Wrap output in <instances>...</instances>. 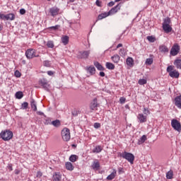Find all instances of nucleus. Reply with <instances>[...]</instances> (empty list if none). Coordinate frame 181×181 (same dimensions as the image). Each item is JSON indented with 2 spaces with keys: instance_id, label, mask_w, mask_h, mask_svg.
<instances>
[{
  "instance_id": "f257e3e1",
  "label": "nucleus",
  "mask_w": 181,
  "mask_h": 181,
  "mask_svg": "<svg viewBox=\"0 0 181 181\" xmlns=\"http://www.w3.org/2000/svg\"><path fill=\"white\" fill-rule=\"evenodd\" d=\"M162 25L163 30L165 33H170L172 32V21H170V18L167 17L164 18Z\"/></svg>"
},
{
  "instance_id": "f03ea898",
  "label": "nucleus",
  "mask_w": 181,
  "mask_h": 181,
  "mask_svg": "<svg viewBox=\"0 0 181 181\" xmlns=\"http://www.w3.org/2000/svg\"><path fill=\"white\" fill-rule=\"evenodd\" d=\"M119 156L121 158H123V159H126V160L129 161L131 165H134V160H135V156H134V154H132V153L124 151V153H121L119 154Z\"/></svg>"
},
{
  "instance_id": "7ed1b4c3",
  "label": "nucleus",
  "mask_w": 181,
  "mask_h": 181,
  "mask_svg": "<svg viewBox=\"0 0 181 181\" xmlns=\"http://www.w3.org/2000/svg\"><path fill=\"white\" fill-rule=\"evenodd\" d=\"M0 136L3 141H11L13 138V133L10 130H4L0 133Z\"/></svg>"
},
{
  "instance_id": "20e7f679",
  "label": "nucleus",
  "mask_w": 181,
  "mask_h": 181,
  "mask_svg": "<svg viewBox=\"0 0 181 181\" xmlns=\"http://www.w3.org/2000/svg\"><path fill=\"white\" fill-rule=\"evenodd\" d=\"M167 73H168L170 77H172V78H179V76H180L179 71L174 69L173 66L172 65L167 67Z\"/></svg>"
},
{
  "instance_id": "39448f33",
  "label": "nucleus",
  "mask_w": 181,
  "mask_h": 181,
  "mask_svg": "<svg viewBox=\"0 0 181 181\" xmlns=\"http://www.w3.org/2000/svg\"><path fill=\"white\" fill-rule=\"evenodd\" d=\"M62 139L63 141H64L65 142H69V141H70V129H67V128H64L62 129Z\"/></svg>"
},
{
  "instance_id": "423d86ee",
  "label": "nucleus",
  "mask_w": 181,
  "mask_h": 181,
  "mask_svg": "<svg viewBox=\"0 0 181 181\" xmlns=\"http://www.w3.org/2000/svg\"><path fill=\"white\" fill-rule=\"evenodd\" d=\"M171 127L173 128L175 131H177V132H181V124L180 122H179L176 119H173L171 120Z\"/></svg>"
},
{
  "instance_id": "0eeeda50",
  "label": "nucleus",
  "mask_w": 181,
  "mask_h": 181,
  "mask_svg": "<svg viewBox=\"0 0 181 181\" xmlns=\"http://www.w3.org/2000/svg\"><path fill=\"white\" fill-rule=\"evenodd\" d=\"M25 56L27 59H33L34 57H39V54H36V49H28L25 51Z\"/></svg>"
},
{
  "instance_id": "6e6552de",
  "label": "nucleus",
  "mask_w": 181,
  "mask_h": 181,
  "mask_svg": "<svg viewBox=\"0 0 181 181\" xmlns=\"http://www.w3.org/2000/svg\"><path fill=\"white\" fill-rule=\"evenodd\" d=\"M0 19L2 21H15V14L8 13V14H2L0 13Z\"/></svg>"
},
{
  "instance_id": "1a4fd4ad",
  "label": "nucleus",
  "mask_w": 181,
  "mask_h": 181,
  "mask_svg": "<svg viewBox=\"0 0 181 181\" xmlns=\"http://www.w3.org/2000/svg\"><path fill=\"white\" fill-rule=\"evenodd\" d=\"M40 86L45 90V91H49L50 85L47 82V80L42 78L39 81Z\"/></svg>"
},
{
  "instance_id": "9d476101",
  "label": "nucleus",
  "mask_w": 181,
  "mask_h": 181,
  "mask_svg": "<svg viewBox=\"0 0 181 181\" xmlns=\"http://www.w3.org/2000/svg\"><path fill=\"white\" fill-rule=\"evenodd\" d=\"M179 50H180V47H179L177 45H173L170 50V55L177 56V54L179 53Z\"/></svg>"
},
{
  "instance_id": "9b49d317",
  "label": "nucleus",
  "mask_w": 181,
  "mask_h": 181,
  "mask_svg": "<svg viewBox=\"0 0 181 181\" xmlns=\"http://www.w3.org/2000/svg\"><path fill=\"white\" fill-rule=\"evenodd\" d=\"M90 55V51L78 52L77 54L78 59H87Z\"/></svg>"
},
{
  "instance_id": "f8f14e48",
  "label": "nucleus",
  "mask_w": 181,
  "mask_h": 181,
  "mask_svg": "<svg viewBox=\"0 0 181 181\" xmlns=\"http://www.w3.org/2000/svg\"><path fill=\"white\" fill-rule=\"evenodd\" d=\"M137 119L139 120V122H140V124H144V122H146V121L148 119V116H146L142 113H139L137 115Z\"/></svg>"
},
{
  "instance_id": "ddd939ff",
  "label": "nucleus",
  "mask_w": 181,
  "mask_h": 181,
  "mask_svg": "<svg viewBox=\"0 0 181 181\" xmlns=\"http://www.w3.org/2000/svg\"><path fill=\"white\" fill-rule=\"evenodd\" d=\"M119 9H121V4H118L117 6L112 8L109 11V15H115V13H117V12H118L119 11Z\"/></svg>"
},
{
  "instance_id": "4468645a",
  "label": "nucleus",
  "mask_w": 181,
  "mask_h": 181,
  "mask_svg": "<svg viewBox=\"0 0 181 181\" xmlns=\"http://www.w3.org/2000/svg\"><path fill=\"white\" fill-rule=\"evenodd\" d=\"M62 173L60 172H55L53 173L52 175V180L53 181H62Z\"/></svg>"
},
{
  "instance_id": "2eb2a0df",
  "label": "nucleus",
  "mask_w": 181,
  "mask_h": 181,
  "mask_svg": "<svg viewBox=\"0 0 181 181\" xmlns=\"http://www.w3.org/2000/svg\"><path fill=\"white\" fill-rule=\"evenodd\" d=\"M59 12H60V9L57 7L49 8V13L51 16H57V15H59Z\"/></svg>"
},
{
  "instance_id": "dca6fc26",
  "label": "nucleus",
  "mask_w": 181,
  "mask_h": 181,
  "mask_svg": "<svg viewBox=\"0 0 181 181\" xmlns=\"http://www.w3.org/2000/svg\"><path fill=\"white\" fill-rule=\"evenodd\" d=\"M97 107H98V103H97V98H94L90 104V108L92 111H95L97 110Z\"/></svg>"
},
{
  "instance_id": "f3484780",
  "label": "nucleus",
  "mask_w": 181,
  "mask_h": 181,
  "mask_svg": "<svg viewBox=\"0 0 181 181\" xmlns=\"http://www.w3.org/2000/svg\"><path fill=\"white\" fill-rule=\"evenodd\" d=\"M91 168L92 169H93V170H100V162L98 161V160H95L93 162Z\"/></svg>"
},
{
  "instance_id": "a211bd4d",
  "label": "nucleus",
  "mask_w": 181,
  "mask_h": 181,
  "mask_svg": "<svg viewBox=\"0 0 181 181\" xmlns=\"http://www.w3.org/2000/svg\"><path fill=\"white\" fill-rule=\"evenodd\" d=\"M117 176V170L113 169V171L111 173L110 175H109L106 179L107 180H113V179H115V177Z\"/></svg>"
},
{
  "instance_id": "6ab92c4d",
  "label": "nucleus",
  "mask_w": 181,
  "mask_h": 181,
  "mask_svg": "<svg viewBox=\"0 0 181 181\" xmlns=\"http://www.w3.org/2000/svg\"><path fill=\"white\" fill-rule=\"evenodd\" d=\"M113 63H119L121 57L118 54H115L111 57Z\"/></svg>"
},
{
  "instance_id": "aec40b11",
  "label": "nucleus",
  "mask_w": 181,
  "mask_h": 181,
  "mask_svg": "<svg viewBox=\"0 0 181 181\" xmlns=\"http://www.w3.org/2000/svg\"><path fill=\"white\" fill-rule=\"evenodd\" d=\"M94 66H95V67H96V69H98V70H99L100 71H104V67H103V65H101V64H100L98 62H94Z\"/></svg>"
},
{
  "instance_id": "412c9836",
  "label": "nucleus",
  "mask_w": 181,
  "mask_h": 181,
  "mask_svg": "<svg viewBox=\"0 0 181 181\" xmlns=\"http://www.w3.org/2000/svg\"><path fill=\"white\" fill-rule=\"evenodd\" d=\"M110 16L111 15L109 13V11L107 13H103L98 16V21H101V19H104L105 18H107V16Z\"/></svg>"
},
{
  "instance_id": "4be33fe9",
  "label": "nucleus",
  "mask_w": 181,
  "mask_h": 181,
  "mask_svg": "<svg viewBox=\"0 0 181 181\" xmlns=\"http://www.w3.org/2000/svg\"><path fill=\"white\" fill-rule=\"evenodd\" d=\"M159 50L161 53H168V52H169V49L165 45H160L159 47Z\"/></svg>"
},
{
  "instance_id": "5701e85b",
  "label": "nucleus",
  "mask_w": 181,
  "mask_h": 181,
  "mask_svg": "<svg viewBox=\"0 0 181 181\" xmlns=\"http://www.w3.org/2000/svg\"><path fill=\"white\" fill-rule=\"evenodd\" d=\"M103 151V146H96L93 149V153H100Z\"/></svg>"
},
{
  "instance_id": "b1692460",
  "label": "nucleus",
  "mask_w": 181,
  "mask_h": 181,
  "mask_svg": "<svg viewBox=\"0 0 181 181\" xmlns=\"http://www.w3.org/2000/svg\"><path fill=\"white\" fill-rule=\"evenodd\" d=\"M30 105H31V108H32V110H33V111H37V106L36 105V102L35 101L34 99L31 100Z\"/></svg>"
},
{
  "instance_id": "393cba45",
  "label": "nucleus",
  "mask_w": 181,
  "mask_h": 181,
  "mask_svg": "<svg viewBox=\"0 0 181 181\" xmlns=\"http://www.w3.org/2000/svg\"><path fill=\"white\" fill-rule=\"evenodd\" d=\"M174 66H175L176 69L181 70V59H175L174 61Z\"/></svg>"
},
{
  "instance_id": "a878e982",
  "label": "nucleus",
  "mask_w": 181,
  "mask_h": 181,
  "mask_svg": "<svg viewBox=\"0 0 181 181\" xmlns=\"http://www.w3.org/2000/svg\"><path fill=\"white\" fill-rule=\"evenodd\" d=\"M62 42L64 46L69 44V36L64 35L62 37Z\"/></svg>"
},
{
  "instance_id": "bb28decb",
  "label": "nucleus",
  "mask_w": 181,
  "mask_h": 181,
  "mask_svg": "<svg viewBox=\"0 0 181 181\" xmlns=\"http://www.w3.org/2000/svg\"><path fill=\"white\" fill-rule=\"evenodd\" d=\"M126 63L127 66H129L130 67L134 66V59H132V57H128L126 59Z\"/></svg>"
},
{
  "instance_id": "cd10ccee",
  "label": "nucleus",
  "mask_w": 181,
  "mask_h": 181,
  "mask_svg": "<svg viewBox=\"0 0 181 181\" xmlns=\"http://www.w3.org/2000/svg\"><path fill=\"white\" fill-rule=\"evenodd\" d=\"M87 71L90 74V76H93V74H95V68L94 66H89L87 69Z\"/></svg>"
},
{
  "instance_id": "c85d7f7f",
  "label": "nucleus",
  "mask_w": 181,
  "mask_h": 181,
  "mask_svg": "<svg viewBox=\"0 0 181 181\" xmlns=\"http://www.w3.org/2000/svg\"><path fill=\"white\" fill-rule=\"evenodd\" d=\"M65 166L67 170H73L74 169L73 164L70 162L66 163Z\"/></svg>"
},
{
  "instance_id": "c756f323",
  "label": "nucleus",
  "mask_w": 181,
  "mask_h": 181,
  "mask_svg": "<svg viewBox=\"0 0 181 181\" xmlns=\"http://www.w3.org/2000/svg\"><path fill=\"white\" fill-rule=\"evenodd\" d=\"M147 138L146 135H143L139 140H138V145H142L146 141Z\"/></svg>"
},
{
  "instance_id": "7c9ffc66",
  "label": "nucleus",
  "mask_w": 181,
  "mask_h": 181,
  "mask_svg": "<svg viewBox=\"0 0 181 181\" xmlns=\"http://www.w3.org/2000/svg\"><path fill=\"white\" fill-rule=\"evenodd\" d=\"M106 69H108V70H114V69H115V65H114L111 62H107L106 63Z\"/></svg>"
},
{
  "instance_id": "2f4dec72",
  "label": "nucleus",
  "mask_w": 181,
  "mask_h": 181,
  "mask_svg": "<svg viewBox=\"0 0 181 181\" xmlns=\"http://www.w3.org/2000/svg\"><path fill=\"white\" fill-rule=\"evenodd\" d=\"M166 177L167 179H173V171L172 170H170L167 173H166Z\"/></svg>"
},
{
  "instance_id": "473e14b6",
  "label": "nucleus",
  "mask_w": 181,
  "mask_h": 181,
  "mask_svg": "<svg viewBox=\"0 0 181 181\" xmlns=\"http://www.w3.org/2000/svg\"><path fill=\"white\" fill-rule=\"evenodd\" d=\"M16 98H18V100H21L23 98V93L22 91H18L16 93Z\"/></svg>"
},
{
  "instance_id": "72a5a7b5",
  "label": "nucleus",
  "mask_w": 181,
  "mask_h": 181,
  "mask_svg": "<svg viewBox=\"0 0 181 181\" xmlns=\"http://www.w3.org/2000/svg\"><path fill=\"white\" fill-rule=\"evenodd\" d=\"M51 124L53 125L54 127H60V124H61L60 120L56 119L54 121H52V122H51Z\"/></svg>"
},
{
  "instance_id": "f704fd0d",
  "label": "nucleus",
  "mask_w": 181,
  "mask_h": 181,
  "mask_svg": "<svg viewBox=\"0 0 181 181\" xmlns=\"http://www.w3.org/2000/svg\"><path fill=\"white\" fill-rule=\"evenodd\" d=\"M77 159H78V156H77L76 155H71L70 157H69V160L70 162H76L77 160Z\"/></svg>"
},
{
  "instance_id": "c9c22d12",
  "label": "nucleus",
  "mask_w": 181,
  "mask_h": 181,
  "mask_svg": "<svg viewBox=\"0 0 181 181\" xmlns=\"http://www.w3.org/2000/svg\"><path fill=\"white\" fill-rule=\"evenodd\" d=\"M47 46L49 49H53V47H54V43L53 42V41L49 40L47 42Z\"/></svg>"
},
{
  "instance_id": "e433bc0d",
  "label": "nucleus",
  "mask_w": 181,
  "mask_h": 181,
  "mask_svg": "<svg viewBox=\"0 0 181 181\" xmlns=\"http://www.w3.org/2000/svg\"><path fill=\"white\" fill-rule=\"evenodd\" d=\"M153 63V59L152 58H148L146 59L145 64H147L148 66H151Z\"/></svg>"
},
{
  "instance_id": "4c0bfd02",
  "label": "nucleus",
  "mask_w": 181,
  "mask_h": 181,
  "mask_svg": "<svg viewBox=\"0 0 181 181\" xmlns=\"http://www.w3.org/2000/svg\"><path fill=\"white\" fill-rule=\"evenodd\" d=\"M50 30H57L60 29V25H56L54 26H51L49 28Z\"/></svg>"
},
{
  "instance_id": "58836bf2",
  "label": "nucleus",
  "mask_w": 181,
  "mask_h": 181,
  "mask_svg": "<svg viewBox=\"0 0 181 181\" xmlns=\"http://www.w3.org/2000/svg\"><path fill=\"white\" fill-rule=\"evenodd\" d=\"M147 40H148V42H151V43H153L155 40H156V38H155V37L153 36H148Z\"/></svg>"
},
{
  "instance_id": "ea45409f",
  "label": "nucleus",
  "mask_w": 181,
  "mask_h": 181,
  "mask_svg": "<svg viewBox=\"0 0 181 181\" xmlns=\"http://www.w3.org/2000/svg\"><path fill=\"white\" fill-rule=\"evenodd\" d=\"M146 83H148L146 79H139V81H138V83L140 86H144V84H146Z\"/></svg>"
},
{
  "instance_id": "a19ab883",
  "label": "nucleus",
  "mask_w": 181,
  "mask_h": 181,
  "mask_svg": "<svg viewBox=\"0 0 181 181\" xmlns=\"http://www.w3.org/2000/svg\"><path fill=\"white\" fill-rule=\"evenodd\" d=\"M143 112H144V115H146V117H148V115H149V114H151V111H149L148 107H144Z\"/></svg>"
},
{
  "instance_id": "79ce46f5",
  "label": "nucleus",
  "mask_w": 181,
  "mask_h": 181,
  "mask_svg": "<svg viewBox=\"0 0 181 181\" xmlns=\"http://www.w3.org/2000/svg\"><path fill=\"white\" fill-rule=\"evenodd\" d=\"M44 124L45 125H50V124H52V119H50L49 117H47L44 121Z\"/></svg>"
},
{
  "instance_id": "37998d69",
  "label": "nucleus",
  "mask_w": 181,
  "mask_h": 181,
  "mask_svg": "<svg viewBox=\"0 0 181 181\" xmlns=\"http://www.w3.org/2000/svg\"><path fill=\"white\" fill-rule=\"evenodd\" d=\"M29 105V103H28V102H24L23 103H22L21 105V108L23 110H26L28 108V106Z\"/></svg>"
},
{
  "instance_id": "c03bdc74",
  "label": "nucleus",
  "mask_w": 181,
  "mask_h": 181,
  "mask_svg": "<svg viewBox=\"0 0 181 181\" xmlns=\"http://www.w3.org/2000/svg\"><path fill=\"white\" fill-rule=\"evenodd\" d=\"M117 170H118V173H119V175H122V173H124V168H122V167H119L118 168H117Z\"/></svg>"
},
{
  "instance_id": "a18cd8bd",
  "label": "nucleus",
  "mask_w": 181,
  "mask_h": 181,
  "mask_svg": "<svg viewBox=\"0 0 181 181\" xmlns=\"http://www.w3.org/2000/svg\"><path fill=\"white\" fill-rule=\"evenodd\" d=\"M14 76H15V77H17V78H19V77H21V76H22V74H21V72L19 71L16 70L14 72Z\"/></svg>"
},
{
  "instance_id": "49530a36",
  "label": "nucleus",
  "mask_w": 181,
  "mask_h": 181,
  "mask_svg": "<svg viewBox=\"0 0 181 181\" xmlns=\"http://www.w3.org/2000/svg\"><path fill=\"white\" fill-rule=\"evenodd\" d=\"M93 127L95 128V129H98V128H101V124L95 122L94 123Z\"/></svg>"
},
{
  "instance_id": "de8ad7c7",
  "label": "nucleus",
  "mask_w": 181,
  "mask_h": 181,
  "mask_svg": "<svg viewBox=\"0 0 181 181\" xmlns=\"http://www.w3.org/2000/svg\"><path fill=\"white\" fill-rule=\"evenodd\" d=\"M43 64L45 67H50V61H44Z\"/></svg>"
},
{
  "instance_id": "09e8293b",
  "label": "nucleus",
  "mask_w": 181,
  "mask_h": 181,
  "mask_svg": "<svg viewBox=\"0 0 181 181\" xmlns=\"http://www.w3.org/2000/svg\"><path fill=\"white\" fill-rule=\"evenodd\" d=\"M7 169L9 170V172H12V170H13V168H12V164H8L7 165Z\"/></svg>"
},
{
  "instance_id": "8fccbe9b",
  "label": "nucleus",
  "mask_w": 181,
  "mask_h": 181,
  "mask_svg": "<svg viewBox=\"0 0 181 181\" xmlns=\"http://www.w3.org/2000/svg\"><path fill=\"white\" fill-rule=\"evenodd\" d=\"M20 13L21 15H25L26 13V10H25V8H21Z\"/></svg>"
},
{
  "instance_id": "3c124183",
  "label": "nucleus",
  "mask_w": 181,
  "mask_h": 181,
  "mask_svg": "<svg viewBox=\"0 0 181 181\" xmlns=\"http://www.w3.org/2000/svg\"><path fill=\"white\" fill-rule=\"evenodd\" d=\"M125 100L126 99L124 97L120 98V99H119L120 104H124L125 103Z\"/></svg>"
},
{
  "instance_id": "603ef678",
  "label": "nucleus",
  "mask_w": 181,
  "mask_h": 181,
  "mask_svg": "<svg viewBox=\"0 0 181 181\" xmlns=\"http://www.w3.org/2000/svg\"><path fill=\"white\" fill-rule=\"evenodd\" d=\"M42 176H43V173H42L40 171H37V177H42Z\"/></svg>"
},
{
  "instance_id": "864d4df0",
  "label": "nucleus",
  "mask_w": 181,
  "mask_h": 181,
  "mask_svg": "<svg viewBox=\"0 0 181 181\" xmlns=\"http://www.w3.org/2000/svg\"><path fill=\"white\" fill-rule=\"evenodd\" d=\"M115 5V1H110L108 3V6H114Z\"/></svg>"
},
{
  "instance_id": "5fc2aeb1",
  "label": "nucleus",
  "mask_w": 181,
  "mask_h": 181,
  "mask_svg": "<svg viewBox=\"0 0 181 181\" xmlns=\"http://www.w3.org/2000/svg\"><path fill=\"white\" fill-rule=\"evenodd\" d=\"M95 4L97 6H101V1H100V0H96Z\"/></svg>"
},
{
  "instance_id": "6e6d98bb",
  "label": "nucleus",
  "mask_w": 181,
  "mask_h": 181,
  "mask_svg": "<svg viewBox=\"0 0 181 181\" xmlns=\"http://www.w3.org/2000/svg\"><path fill=\"white\" fill-rule=\"evenodd\" d=\"M37 114L38 115H44V117H46V115H45V113H43L42 112H40V111L37 112Z\"/></svg>"
},
{
  "instance_id": "4d7b16f0",
  "label": "nucleus",
  "mask_w": 181,
  "mask_h": 181,
  "mask_svg": "<svg viewBox=\"0 0 181 181\" xmlns=\"http://www.w3.org/2000/svg\"><path fill=\"white\" fill-rule=\"evenodd\" d=\"M47 74H48V76H53L54 73L52 71H48Z\"/></svg>"
},
{
  "instance_id": "13d9d810",
  "label": "nucleus",
  "mask_w": 181,
  "mask_h": 181,
  "mask_svg": "<svg viewBox=\"0 0 181 181\" xmlns=\"http://www.w3.org/2000/svg\"><path fill=\"white\" fill-rule=\"evenodd\" d=\"M100 77H104L105 76V73H104L103 71H100Z\"/></svg>"
},
{
  "instance_id": "bf43d9fd",
  "label": "nucleus",
  "mask_w": 181,
  "mask_h": 181,
  "mask_svg": "<svg viewBox=\"0 0 181 181\" xmlns=\"http://www.w3.org/2000/svg\"><path fill=\"white\" fill-rule=\"evenodd\" d=\"M119 47H122V44H118L117 46V49H119Z\"/></svg>"
},
{
  "instance_id": "052dcab7",
  "label": "nucleus",
  "mask_w": 181,
  "mask_h": 181,
  "mask_svg": "<svg viewBox=\"0 0 181 181\" xmlns=\"http://www.w3.org/2000/svg\"><path fill=\"white\" fill-rule=\"evenodd\" d=\"M76 0H69V2H75Z\"/></svg>"
},
{
  "instance_id": "680f3d73",
  "label": "nucleus",
  "mask_w": 181,
  "mask_h": 181,
  "mask_svg": "<svg viewBox=\"0 0 181 181\" xmlns=\"http://www.w3.org/2000/svg\"><path fill=\"white\" fill-rule=\"evenodd\" d=\"M121 0H115V2H119Z\"/></svg>"
},
{
  "instance_id": "e2e57ef3",
  "label": "nucleus",
  "mask_w": 181,
  "mask_h": 181,
  "mask_svg": "<svg viewBox=\"0 0 181 181\" xmlns=\"http://www.w3.org/2000/svg\"><path fill=\"white\" fill-rule=\"evenodd\" d=\"M0 30H2V25H0Z\"/></svg>"
},
{
  "instance_id": "0e129e2a",
  "label": "nucleus",
  "mask_w": 181,
  "mask_h": 181,
  "mask_svg": "<svg viewBox=\"0 0 181 181\" xmlns=\"http://www.w3.org/2000/svg\"><path fill=\"white\" fill-rule=\"evenodd\" d=\"M18 174H19V172L16 171V175H18Z\"/></svg>"
},
{
  "instance_id": "69168bd1",
  "label": "nucleus",
  "mask_w": 181,
  "mask_h": 181,
  "mask_svg": "<svg viewBox=\"0 0 181 181\" xmlns=\"http://www.w3.org/2000/svg\"><path fill=\"white\" fill-rule=\"evenodd\" d=\"M120 52H124V50H122V49H120Z\"/></svg>"
},
{
  "instance_id": "338daca9",
  "label": "nucleus",
  "mask_w": 181,
  "mask_h": 181,
  "mask_svg": "<svg viewBox=\"0 0 181 181\" xmlns=\"http://www.w3.org/2000/svg\"><path fill=\"white\" fill-rule=\"evenodd\" d=\"M47 1H50V0H47Z\"/></svg>"
}]
</instances>
